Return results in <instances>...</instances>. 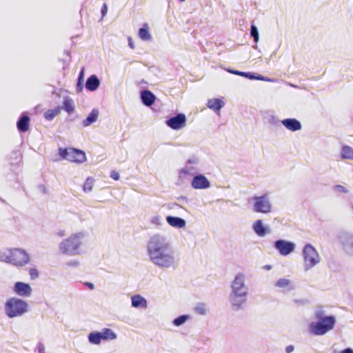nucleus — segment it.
Listing matches in <instances>:
<instances>
[{"label": "nucleus", "mask_w": 353, "mask_h": 353, "mask_svg": "<svg viewBox=\"0 0 353 353\" xmlns=\"http://www.w3.org/2000/svg\"><path fill=\"white\" fill-rule=\"evenodd\" d=\"M146 254L149 261L162 270H174L179 264L168 237L161 233L151 235L146 244Z\"/></svg>", "instance_id": "f257e3e1"}, {"label": "nucleus", "mask_w": 353, "mask_h": 353, "mask_svg": "<svg viewBox=\"0 0 353 353\" xmlns=\"http://www.w3.org/2000/svg\"><path fill=\"white\" fill-rule=\"evenodd\" d=\"M249 294V287L246 284V276L243 272L237 273L230 284L228 302L234 312H238L245 307Z\"/></svg>", "instance_id": "f03ea898"}, {"label": "nucleus", "mask_w": 353, "mask_h": 353, "mask_svg": "<svg viewBox=\"0 0 353 353\" xmlns=\"http://www.w3.org/2000/svg\"><path fill=\"white\" fill-rule=\"evenodd\" d=\"M88 232L82 230L72 233L58 245V252L65 256H80L86 253L89 240Z\"/></svg>", "instance_id": "7ed1b4c3"}, {"label": "nucleus", "mask_w": 353, "mask_h": 353, "mask_svg": "<svg viewBox=\"0 0 353 353\" xmlns=\"http://www.w3.org/2000/svg\"><path fill=\"white\" fill-rule=\"evenodd\" d=\"M201 163V155L200 152L190 154L186 159L185 165L178 170V175L176 180V185L181 186L185 184L195 174L200 172L199 165Z\"/></svg>", "instance_id": "20e7f679"}, {"label": "nucleus", "mask_w": 353, "mask_h": 353, "mask_svg": "<svg viewBox=\"0 0 353 353\" xmlns=\"http://www.w3.org/2000/svg\"><path fill=\"white\" fill-rule=\"evenodd\" d=\"M318 322L310 325L311 331L316 335H323L332 330L334 327L336 319L333 316H324L323 312H317L315 314Z\"/></svg>", "instance_id": "39448f33"}, {"label": "nucleus", "mask_w": 353, "mask_h": 353, "mask_svg": "<svg viewBox=\"0 0 353 353\" xmlns=\"http://www.w3.org/2000/svg\"><path fill=\"white\" fill-rule=\"evenodd\" d=\"M28 311V303L19 298H10L5 304V313L10 318L21 316Z\"/></svg>", "instance_id": "423d86ee"}, {"label": "nucleus", "mask_w": 353, "mask_h": 353, "mask_svg": "<svg viewBox=\"0 0 353 353\" xmlns=\"http://www.w3.org/2000/svg\"><path fill=\"white\" fill-rule=\"evenodd\" d=\"M250 203L252 204L254 212L269 214L272 211V204L267 194L252 197L250 199Z\"/></svg>", "instance_id": "0eeeda50"}, {"label": "nucleus", "mask_w": 353, "mask_h": 353, "mask_svg": "<svg viewBox=\"0 0 353 353\" xmlns=\"http://www.w3.org/2000/svg\"><path fill=\"white\" fill-rule=\"evenodd\" d=\"M59 152L62 159L68 160L70 162L81 163L86 160L85 153L81 150L74 148H59Z\"/></svg>", "instance_id": "6e6552de"}, {"label": "nucleus", "mask_w": 353, "mask_h": 353, "mask_svg": "<svg viewBox=\"0 0 353 353\" xmlns=\"http://www.w3.org/2000/svg\"><path fill=\"white\" fill-rule=\"evenodd\" d=\"M29 261V255L25 250L19 248L12 249L10 264L21 267L28 264Z\"/></svg>", "instance_id": "1a4fd4ad"}, {"label": "nucleus", "mask_w": 353, "mask_h": 353, "mask_svg": "<svg viewBox=\"0 0 353 353\" xmlns=\"http://www.w3.org/2000/svg\"><path fill=\"white\" fill-rule=\"evenodd\" d=\"M165 123L171 129L179 130L186 126L187 118L184 114L179 113L176 116L166 120Z\"/></svg>", "instance_id": "9d476101"}, {"label": "nucleus", "mask_w": 353, "mask_h": 353, "mask_svg": "<svg viewBox=\"0 0 353 353\" xmlns=\"http://www.w3.org/2000/svg\"><path fill=\"white\" fill-rule=\"evenodd\" d=\"M191 186L195 190H205L210 187V182L205 176L198 172L192 176Z\"/></svg>", "instance_id": "9b49d317"}, {"label": "nucleus", "mask_w": 353, "mask_h": 353, "mask_svg": "<svg viewBox=\"0 0 353 353\" xmlns=\"http://www.w3.org/2000/svg\"><path fill=\"white\" fill-rule=\"evenodd\" d=\"M274 247L281 255L287 256L294 252L296 245L293 242L280 239L274 242Z\"/></svg>", "instance_id": "f8f14e48"}, {"label": "nucleus", "mask_w": 353, "mask_h": 353, "mask_svg": "<svg viewBox=\"0 0 353 353\" xmlns=\"http://www.w3.org/2000/svg\"><path fill=\"white\" fill-rule=\"evenodd\" d=\"M13 291L19 296L28 297L32 294V289L28 283L19 281L15 283Z\"/></svg>", "instance_id": "ddd939ff"}, {"label": "nucleus", "mask_w": 353, "mask_h": 353, "mask_svg": "<svg viewBox=\"0 0 353 353\" xmlns=\"http://www.w3.org/2000/svg\"><path fill=\"white\" fill-rule=\"evenodd\" d=\"M274 287L280 289L283 292L288 293L295 289L293 281L287 278H280L274 283Z\"/></svg>", "instance_id": "4468645a"}, {"label": "nucleus", "mask_w": 353, "mask_h": 353, "mask_svg": "<svg viewBox=\"0 0 353 353\" xmlns=\"http://www.w3.org/2000/svg\"><path fill=\"white\" fill-rule=\"evenodd\" d=\"M281 123L287 130L292 132L300 130L302 128L301 122L294 118L283 119Z\"/></svg>", "instance_id": "2eb2a0df"}, {"label": "nucleus", "mask_w": 353, "mask_h": 353, "mask_svg": "<svg viewBox=\"0 0 353 353\" xmlns=\"http://www.w3.org/2000/svg\"><path fill=\"white\" fill-rule=\"evenodd\" d=\"M165 219L168 224L174 228L183 229L186 225V221L178 216L169 215L166 216Z\"/></svg>", "instance_id": "dca6fc26"}, {"label": "nucleus", "mask_w": 353, "mask_h": 353, "mask_svg": "<svg viewBox=\"0 0 353 353\" xmlns=\"http://www.w3.org/2000/svg\"><path fill=\"white\" fill-rule=\"evenodd\" d=\"M252 230L260 237H263L270 232V230L263 225V221L260 219L256 220L253 223Z\"/></svg>", "instance_id": "f3484780"}, {"label": "nucleus", "mask_w": 353, "mask_h": 353, "mask_svg": "<svg viewBox=\"0 0 353 353\" xmlns=\"http://www.w3.org/2000/svg\"><path fill=\"white\" fill-rule=\"evenodd\" d=\"M100 80L97 75L92 74L89 77L85 82V88L91 92L96 91L100 85Z\"/></svg>", "instance_id": "a211bd4d"}, {"label": "nucleus", "mask_w": 353, "mask_h": 353, "mask_svg": "<svg viewBox=\"0 0 353 353\" xmlns=\"http://www.w3.org/2000/svg\"><path fill=\"white\" fill-rule=\"evenodd\" d=\"M132 306L134 308L145 309L148 306L147 300L139 294H135L131 296Z\"/></svg>", "instance_id": "6ab92c4d"}, {"label": "nucleus", "mask_w": 353, "mask_h": 353, "mask_svg": "<svg viewBox=\"0 0 353 353\" xmlns=\"http://www.w3.org/2000/svg\"><path fill=\"white\" fill-rule=\"evenodd\" d=\"M142 103L146 106H151L156 99L155 95L149 90H143L141 92Z\"/></svg>", "instance_id": "aec40b11"}, {"label": "nucleus", "mask_w": 353, "mask_h": 353, "mask_svg": "<svg viewBox=\"0 0 353 353\" xmlns=\"http://www.w3.org/2000/svg\"><path fill=\"white\" fill-rule=\"evenodd\" d=\"M225 103L219 99H209L207 103L208 108L217 112L224 106Z\"/></svg>", "instance_id": "412c9836"}, {"label": "nucleus", "mask_w": 353, "mask_h": 353, "mask_svg": "<svg viewBox=\"0 0 353 353\" xmlns=\"http://www.w3.org/2000/svg\"><path fill=\"white\" fill-rule=\"evenodd\" d=\"M99 110L97 109H93L91 112L88 114L87 118L82 121V125L83 127H88L91 124L96 122L99 117Z\"/></svg>", "instance_id": "4be33fe9"}, {"label": "nucleus", "mask_w": 353, "mask_h": 353, "mask_svg": "<svg viewBox=\"0 0 353 353\" xmlns=\"http://www.w3.org/2000/svg\"><path fill=\"white\" fill-rule=\"evenodd\" d=\"M30 118L26 114H23L17 121V128L21 132H26L29 128Z\"/></svg>", "instance_id": "5701e85b"}, {"label": "nucleus", "mask_w": 353, "mask_h": 353, "mask_svg": "<svg viewBox=\"0 0 353 353\" xmlns=\"http://www.w3.org/2000/svg\"><path fill=\"white\" fill-rule=\"evenodd\" d=\"M100 333L103 341H114L117 339L116 332L110 328H103Z\"/></svg>", "instance_id": "b1692460"}, {"label": "nucleus", "mask_w": 353, "mask_h": 353, "mask_svg": "<svg viewBox=\"0 0 353 353\" xmlns=\"http://www.w3.org/2000/svg\"><path fill=\"white\" fill-rule=\"evenodd\" d=\"M139 37L144 41L152 40V36L149 32V27L148 24H144L143 27L139 30Z\"/></svg>", "instance_id": "393cba45"}, {"label": "nucleus", "mask_w": 353, "mask_h": 353, "mask_svg": "<svg viewBox=\"0 0 353 353\" xmlns=\"http://www.w3.org/2000/svg\"><path fill=\"white\" fill-rule=\"evenodd\" d=\"M90 343L93 345H99L101 343L102 338L100 332H92L88 336Z\"/></svg>", "instance_id": "a878e982"}, {"label": "nucleus", "mask_w": 353, "mask_h": 353, "mask_svg": "<svg viewBox=\"0 0 353 353\" xmlns=\"http://www.w3.org/2000/svg\"><path fill=\"white\" fill-rule=\"evenodd\" d=\"M341 157L343 159L353 160V148L348 145L343 146L341 150Z\"/></svg>", "instance_id": "bb28decb"}, {"label": "nucleus", "mask_w": 353, "mask_h": 353, "mask_svg": "<svg viewBox=\"0 0 353 353\" xmlns=\"http://www.w3.org/2000/svg\"><path fill=\"white\" fill-rule=\"evenodd\" d=\"M12 249H5L0 251V261L10 263Z\"/></svg>", "instance_id": "cd10ccee"}, {"label": "nucleus", "mask_w": 353, "mask_h": 353, "mask_svg": "<svg viewBox=\"0 0 353 353\" xmlns=\"http://www.w3.org/2000/svg\"><path fill=\"white\" fill-rule=\"evenodd\" d=\"M191 319V316L188 314H183L178 316L172 321V323L176 327H179L185 324L187 321Z\"/></svg>", "instance_id": "c85d7f7f"}, {"label": "nucleus", "mask_w": 353, "mask_h": 353, "mask_svg": "<svg viewBox=\"0 0 353 353\" xmlns=\"http://www.w3.org/2000/svg\"><path fill=\"white\" fill-rule=\"evenodd\" d=\"M63 108L65 110L68 114H71L73 112L74 110V101L71 99H65L63 103Z\"/></svg>", "instance_id": "c756f323"}, {"label": "nucleus", "mask_w": 353, "mask_h": 353, "mask_svg": "<svg viewBox=\"0 0 353 353\" xmlns=\"http://www.w3.org/2000/svg\"><path fill=\"white\" fill-rule=\"evenodd\" d=\"M60 112V108L57 107L52 110H48L44 113V117L48 121H52Z\"/></svg>", "instance_id": "7c9ffc66"}, {"label": "nucleus", "mask_w": 353, "mask_h": 353, "mask_svg": "<svg viewBox=\"0 0 353 353\" xmlns=\"http://www.w3.org/2000/svg\"><path fill=\"white\" fill-rule=\"evenodd\" d=\"M95 180L92 177H88L83 184V190L85 192H90L92 190Z\"/></svg>", "instance_id": "2f4dec72"}, {"label": "nucleus", "mask_w": 353, "mask_h": 353, "mask_svg": "<svg viewBox=\"0 0 353 353\" xmlns=\"http://www.w3.org/2000/svg\"><path fill=\"white\" fill-rule=\"evenodd\" d=\"M320 259L321 258L316 251L310 245V264L314 265L319 263Z\"/></svg>", "instance_id": "473e14b6"}, {"label": "nucleus", "mask_w": 353, "mask_h": 353, "mask_svg": "<svg viewBox=\"0 0 353 353\" xmlns=\"http://www.w3.org/2000/svg\"><path fill=\"white\" fill-rule=\"evenodd\" d=\"M195 313L199 315H205L207 314L206 305L204 303H199L194 307Z\"/></svg>", "instance_id": "72a5a7b5"}, {"label": "nucleus", "mask_w": 353, "mask_h": 353, "mask_svg": "<svg viewBox=\"0 0 353 353\" xmlns=\"http://www.w3.org/2000/svg\"><path fill=\"white\" fill-rule=\"evenodd\" d=\"M83 81H84V68H82L78 77V81L77 84V90L78 92H81L83 89Z\"/></svg>", "instance_id": "f704fd0d"}, {"label": "nucleus", "mask_w": 353, "mask_h": 353, "mask_svg": "<svg viewBox=\"0 0 353 353\" xmlns=\"http://www.w3.org/2000/svg\"><path fill=\"white\" fill-rule=\"evenodd\" d=\"M250 34L253 37L255 43H257L259 40V34L258 28L256 26L252 25L250 28Z\"/></svg>", "instance_id": "c9c22d12"}, {"label": "nucleus", "mask_w": 353, "mask_h": 353, "mask_svg": "<svg viewBox=\"0 0 353 353\" xmlns=\"http://www.w3.org/2000/svg\"><path fill=\"white\" fill-rule=\"evenodd\" d=\"M151 223L156 225H161L162 224V218L159 215H156L152 217Z\"/></svg>", "instance_id": "e433bc0d"}, {"label": "nucleus", "mask_w": 353, "mask_h": 353, "mask_svg": "<svg viewBox=\"0 0 353 353\" xmlns=\"http://www.w3.org/2000/svg\"><path fill=\"white\" fill-rule=\"evenodd\" d=\"M65 265L68 267L78 268L80 265V263L77 260H70L69 261L66 262Z\"/></svg>", "instance_id": "4c0bfd02"}, {"label": "nucleus", "mask_w": 353, "mask_h": 353, "mask_svg": "<svg viewBox=\"0 0 353 353\" xmlns=\"http://www.w3.org/2000/svg\"><path fill=\"white\" fill-rule=\"evenodd\" d=\"M38 353H46L45 346L43 344L39 343L37 346Z\"/></svg>", "instance_id": "58836bf2"}, {"label": "nucleus", "mask_w": 353, "mask_h": 353, "mask_svg": "<svg viewBox=\"0 0 353 353\" xmlns=\"http://www.w3.org/2000/svg\"><path fill=\"white\" fill-rule=\"evenodd\" d=\"M334 189L341 192H343V193L347 192V190L346 189V188H345L344 186L341 185H335Z\"/></svg>", "instance_id": "ea45409f"}, {"label": "nucleus", "mask_w": 353, "mask_h": 353, "mask_svg": "<svg viewBox=\"0 0 353 353\" xmlns=\"http://www.w3.org/2000/svg\"><path fill=\"white\" fill-rule=\"evenodd\" d=\"M110 177L114 180H119L120 178V175L115 170H112L110 173Z\"/></svg>", "instance_id": "a19ab883"}, {"label": "nucleus", "mask_w": 353, "mask_h": 353, "mask_svg": "<svg viewBox=\"0 0 353 353\" xmlns=\"http://www.w3.org/2000/svg\"><path fill=\"white\" fill-rule=\"evenodd\" d=\"M107 12H108V6H107L106 3H103V5L101 8V10L102 19L106 15Z\"/></svg>", "instance_id": "79ce46f5"}, {"label": "nucleus", "mask_w": 353, "mask_h": 353, "mask_svg": "<svg viewBox=\"0 0 353 353\" xmlns=\"http://www.w3.org/2000/svg\"><path fill=\"white\" fill-rule=\"evenodd\" d=\"M309 250V244H306L304 247V249H303V255H304V258H305V260L307 261V250Z\"/></svg>", "instance_id": "37998d69"}, {"label": "nucleus", "mask_w": 353, "mask_h": 353, "mask_svg": "<svg viewBox=\"0 0 353 353\" xmlns=\"http://www.w3.org/2000/svg\"><path fill=\"white\" fill-rule=\"evenodd\" d=\"M294 350V347L292 345H290L285 347L286 353H292Z\"/></svg>", "instance_id": "c03bdc74"}, {"label": "nucleus", "mask_w": 353, "mask_h": 353, "mask_svg": "<svg viewBox=\"0 0 353 353\" xmlns=\"http://www.w3.org/2000/svg\"><path fill=\"white\" fill-rule=\"evenodd\" d=\"M256 80H261V81H272V80H270V79L265 77L263 76H261V75H257Z\"/></svg>", "instance_id": "a18cd8bd"}, {"label": "nucleus", "mask_w": 353, "mask_h": 353, "mask_svg": "<svg viewBox=\"0 0 353 353\" xmlns=\"http://www.w3.org/2000/svg\"><path fill=\"white\" fill-rule=\"evenodd\" d=\"M248 76H246V77H245L246 78H248V79H256V77H257V76H255V75H254V74H251V73L248 72Z\"/></svg>", "instance_id": "49530a36"}, {"label": "nucleus", "mask_w": 353, "mask_h": 353, "mask_svg": "<svg viewBox=\"0 0 353 353\" xmlns=\"http://www.w3.org/2000/svg\"><path fill=\"white\" fill-rule=\"evenodd\" d=\"M340 353H353V350L350 348H346L342 350Z\"/></svg>", "instance_id": "de8ad7c7"}, {"label": "nucleus", "mask_w": 353, "mask_h": 353, "mask_svg": "<svg viewBox=\"0 0 353 353\" xmlns=\"http://www.w3.org/2000/svg\"><path fill=\"white\" fill-rule=\"evenodd\" d=\"M128 44L132 49L134 48L132 38L130 37L128 38Z\"/></svg>", "instance_id": "09e8293b"}, {"label": "nucleus", "mask_w": 353, "mask_h": 353, "mask_svg": "<svg viewBox=\"0 0 353 353\" xmlns=\"http://www.w3.org/2000/svg\"><path fill=\"white\" fill-rule=\"evenodd\" d=\"M236 75H239V76L244 77H245L246 76H248V72H240V71H238V73H236Z\"/></svg>", "instance_id": "8fccbe9b"}, {"label": "nucleus", "mask_w": 353, "mask_h": 353, "mask_svg": "<svg viewBox=\"0 0 353 353\" xmlns=\"http://www.w3.org/2000/svg\"><path fill=\"white\" fill-rule=\"evenodd\" d=\"M57 235L60 237H62L63 236H65V231L64 230H61L59 231L58 233H57Z\"/></svg>", "instance_id": "3c124183"}, {"label": "nucleus", "mask_w": 353, "mask_h": 353, "mask_svg": "<svg viewBox=\"0 0 353 353\" xmlns=\"http://www.w3.org/2000/svg\"><path fill=\"white\" fill-rule=\"evenodd\" d=\"M86 285L87 286H88V288L91 290H93L94 286V284L92 283H86Z\"/></svg>", "instance_id": "603ef678"}, {"label": "nucleus", "mask_w": 353, "mask_h": 353, "mask_svg": "<svg viewBox=\"0 0 353 353\" xmlns=\"http://www.w3.org/2000/svg\"><path fill=\"white\" fill-rule=\"evenodd\" d=\"M228 72L234 74H236V73H238V70H228Z\"/></svg>", "instance_id": "864d4df0"}, {"label": "nucleus", "mask_w": 353, "mask_h": 353, "mask_svg": "<svg viewBox=\"0 0 353 353\" xmlns=\"http://www.w3.org/2000/svg\"><path fill=\"white\" fill-rule=\"evenodd\" d=\"M295 302H296L297 304H303V303H305L306 301H299V300H295Z\"/></svg>", "instance_id": "5fc2aeb1"}, {"label": "nucleus", "mask_w": 353, "mask_h": 353, "mask_svg": "<svg viewBox=\"0 0 353 353\" xmlns=\"http://www.w3.org/2000/svg\"><path fill=\"white\" fill-rule=\"evenodd\" d=\"M178 209H180V210H185V209L183 208H182L181 206H180L178 204H175L174 205Z\"/></svg>", "instance_id": "6e6d98bb"}, {"label": "nucleus", "mask_w": 353, "mask_h": 353, "mask_svg": "<svg viewBox=\"0 0 353 353\" xmlns=\"http://www.w3.org/2000/svg\"><path fill=\"white\" fill-rule=\"evenodd\" d=\"M264 268H265V270H270L272 268V267H271V265H266L264 267Z\"/></svg>", "instance_id": "4d7b16f0"}, {"label": "nucleus", "mask_w": 353, "mask_h": 353, "mask_svg": "<svg viewBox=\"0 0 353 353\" xmlns=\"http://www.w3.org/2000/svg\"><path fill=\"white\" fill-rule=\"evenodd\" d=\"M252 48H254V49H257V48H258V47H257V45H256V44H255V45H254V46H252Z\"/></svg>", "instance_id": "13d9d810"}]
</instances>
